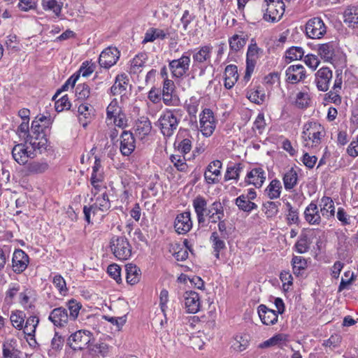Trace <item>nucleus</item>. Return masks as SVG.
Here are the masks:
<instances>
[{
	"instance_id": "1",
	"label": "nucleus",
	"mask_w": 358,
	"mask_h": 358,
	"mask_svg": "<svg viewBox=\"0 0 358 358\" xmlns=\"http://www.w3.org/2000/svg\"><path fill=\"white\" fill-rule=\"evenodd\" d=\"M110 249L114 257L120 261L127 260L131 256V245L124 236L113 237L110 241Z\"/></svg>"
},
{
	"instance_id": "2",
	"label": "nucleus",
	"mask_w": 358,
	"mask_h": 358,
	"mask_svg": "<svg viewBox=\"0 0 358 358\" xmlns=\"http://www.w3.org/2000/svg\"><path fill=\"white\" fill-rule=\"evenodd\" d=\"M94 341L93 334L84 329L76 331L68 338L69 345L75 351L89 349Z\"/></svg>"
},
{
	"instance_id": "3",
	"label": "nucleus",
	"mask_w": 358,
	"mask_h": 358,
	"mask_svg": "<svg viewBox=\"0 0 358 358\" xmlns=\"http://www.w3.org/2000/svg\"><path fill=\"white\" fill-rule=\"evenodd\" d=\"M324 128L319 123L310 122L306 124L303 131V138L306 146L315 147L320 145L325 136Z\"/></svg>"
},
{
	"instance_id": "4",
	"label": "nucleus",
	"mask_w": 358,
	"mask_h": 358,
	"mask_svg": "<svg viewBox=\"0 0 358 358\" xmlns=\"http://www.w3.org/2000/svg\"><path fill=\"white\" fill-rule=\"evenodd\" d=\"M26 141L31 145L32 149L39 150H46L48 145V141L43 128L37 122H33L31 126V132L27 136Z\"/></svg>"
},
{
	"instance_id": "5",
	"label": "nucleus",
	"mask_w": 358,
	"mask_h": 358,
	"mask_svg": "<svg viewBox=\"0 0 358 358\" xmlns=\"http://www.w3.org/2000/svg\"><path fill=\"white\" fill-rule=\"evenodd\" d=\"M106 120L120 128H124L127 124V118L115 99H113L106 108Z\"/></svg>"
},
{
	"instance_id": "6",
	"label": "nucleus",
	"mask_w": 358,
	"mask_h": 358,
	"mask_svg": "<svg viewBox=\"0 0 358 358\" xmlns=\"http://www.w3.org/2000/svg\"><path fill=\"white\" fill-rule=\"evenodd\" d=\"M285 12V4L282 0H268L267 8L264 19L268 22L279 21Z\"/></svg>"
},
{
	"instance_id": "7",
	"label": "nucleus",
	"mask_w": 358,
	"mask_h": 358,
	"mask_svg": "<svg viewBox=\"0 0 358 358\" xmlns=\"http://www.w3.org/2000/svg\"><path fill=\"white\" fill-rule=\"evenodd\" d=\"M159 124L163 135L171 136L178 126V120L171 110H166L160 116Z\"/></svg>"
},
{
	"instance_id": "8",
	"label": "nucleus",
	"mask_w": 358,
	"mask_h": 358,
	"mask_svg": "<svg viewBox=\"0 0 358 358\" xmlns=\"http://www.w3.org/2000/svg\"><path fill=\"white\" fill-rule=\"evenodd\" d=\"M216 127L215 118L210 109H204L199 115V128L206 137L210 136Z\"/></svg>"
},
{
	"instance_id": "9",
	"label": "nucleus",
	"mask_w": 358,
	"mask_h": 358,
	"mask_svg": "<svg viewBox=\"0 0 358 358\" xmlns=\"http://www.w3.org/2000/svg\"><path fill=\"white\" fill-rule=\"evenodd\" d=\"M306 34L312 39H320L327 32L326 26L323 20L320 17H314L309 20L306 24Z\"/></svg>"
},
{
	"instance_id": "10",
	"label": "nucleus",
	"mask_w": 358,
	"mask_h": 358,
	"mask_svg": "<svg viewBox=\"0 0 358 358\" xmlns=\"http://www.w3.org/2000/svg\"><path fill=\"white\" fill-rule=\"evenodd\" d=\"M12 156L14 160L20 165L26 164L28 161L34 158V152L33 149H29L27 142L17 143L12 149Z\"/></svg>"
},
{
	"instance_id": "11",
	"label": "nucleus",
	"mask_w": 358,
	"mask_h": 358,
	"mask_svg": "<svg viewBox=\"0 0 358 358\" xmlns=\"http://www.w3.org/2000/svg\"><path fill=\"white\" fill-rule=\"evenodd\" d=\"M191 59L189 56L182 55L178 59L169 62V66L172 76L175 78H181L189 71Z\"/></svg>"
},
{
	"instance_id": "12",
	"label": "nucleus",
	"mask_w": 358,
	"mask_h": 358,
	"mask_svg": "<svg viewBox=\"0 0 358 358\" xmlns=\"http://www.w3.org/2000/svg\"><path fill=\"white\" fill-rule=\"evenodd\" d=\"M183 305L187 313H197L201 307V296L194 291H187L183 294Z\"/></svg>"
},
{
	"instance_id": "13",
	"label": "nucleus",
	"mask_w": 358,
	"mask_h": 358,
	"mask_svg": "<svg viewBox=\"0 0 358 358\" xmlns=\"http://www.w3.org/2000/svg\"><path fill=\"white\" fill-rule=\"evenodd\" d=\"M120 55V52L116 48H107L99 56V64L103 68L108 69L117 63Z\"/></svg>"
},
{
	"instance_id": "14",
	"label": "nucleus",
	"mask_w": 358,
	"mask_h": 358,
	"mask_svg": "<svg viewBox=\"0 0 358 358\" xmlns=\"http://www.w3.org/2000/svg\"><path fill=\"white\" fill-rule=\"evenodd\" d=\"M192 227V221L189 212H183L178 214L174 221V228L179 234H185Z\"/></svg>"
},
{
	"instance_id": "15",
	"label": "nucleus",
	"mask_w": 358,
	"mask_h": 358,
	"mask_svg": "<svg viewBox=\"0 0 358 358\" xmlns=\"http://www.w3.org/2000/svg\"><path fill=\"white\" fill-rule=\"evenodd\" d=\"M315 76L317 90L321 92H327L332 78V71L327 67H322L316 72Z\"/></svg>"
},
{
	"instance_id": "16",
	"label": "nucleus",
	"mask_w": 358,
	"mask_h": 358,
	"mask_svg": "<svg viewBox=\"0 0 358 358\" xmlns=\"http://www.w3.org/2000/svg\"><path fill=\"white\" fill-rule=\"evenodd\" d=\"M29 262V257L23 250H15L12 258V267L15 273L23 272L27 268Z\"/></svg>"
},
{
	"instance_id": "17",
	"label": "nucleus",
	"mask_w": 358,
	"mask_h": 358,
	"mask_svg": "<svg viewBox=\"0 0 358 358\" xmlns=\"http://www.w3.org/2000/svg\"><path fill=\"white\" fill-rule=\"evenodd\" d=\"M319 236V231L315 230H310L303 233L299 240L295 244V248L298 253L304 254L310 249L311 244V238H316Z\"/></svg>"
},
{
	"instance_id": "18",
	"label": "nucleus",
	"mask_w": 358,
	"mask_h": 358,
	"mask_svg": "<svg viewBox=\"0 0 358 358\" xmlns=\"http://www.w3.org/2000/svg\"><path fill=\"white\" fill-rule=\"evenodd\" d=\"M266 180L265 172L261 167H255L248 173L246 182L257 188H260Z\"/></svg>"
},
{
	"instance_id": "19",
	"label": "nucleus",
	"mask_w": 358,
	"mask_h": 358,
	"mask_svg": "<svg viewBox=\"0 0 358 358\" xmlns=\"http://www.w3.org/2000/svg\"><path fill=\"white\" fill-rule=\"evenodd\" d=\"M286 80L295 84L302 80L306 76L304 68L301 65H292L287 68L285 72Z\"/></svg>"
},
{
	"instance_id": "20",
	"label": "nucleus",
	"mask_w": 358,
	"mask_h": 358,
	"mask_svg": "<svg viewBox=\"0 0 358 358\" xmlns=\"http://www.w3.org/2000/svg\"><path fill=\"white\" fill-rule=\"evenodd\" d=\"M126 282L134 286L139 283L141 279V270L136 264L129 263L125 265Z\"/></svg>"
},
{
	"instance_id": "21",
	"label": "nucleus",
	"mask_w": 358,
	"mask_h": 358,
	"mask_svg": "<svg viewBox=\"0 0 358 358\" xmlns=\"http://www.w3.org/2000/svg\"><path fill=\"white\" fill-rule=\"evenodd\" d=\"M135 149V140L132 133L124 131L120 136V151L125 155L129 156Z\"/></svg>"
},
{
	"instance_id": "22",
	"label": "nucleus",
	"mask_w": 358,
	"mask_h": 358,
	"mask_svg": "<svg viewBox=\"0 0 358 358\" xmlns=\"http://www.w3.org/2000/svg\"><path fill=\"white\" fill-rule=\"evenodd\" d=\"M187 243V240H185L183 244L179 243L171 244L169 251L177 261L182 262L187 259L189 255Z\"/></svg>"
},
{
	"instance_id": "23",
	"label": "nucleus",
	"mask_w": 358,
	"mask_h": 358,
	"mask_svg": "<svg viewBox=\"0 0 358 358\" xmlns=\"http://www.w3.org/2000/svg\"><path fill=\"white\" fill-rule=\"evenodd\" d=\"M222 169V162L220 160H214L211 162L205 172L204 176L206 180L213 184L217 181V178L220 176Z\"/></svg>"
},
{
	"instance_id": "24",
	"label": "nucleus",
	"mask_w": 358,
	"mask_h": 358,
	"mask_svg": "<svg viewBox=\"0 0 358 358\" xmlns=\"http://www.w3.org/2000/svg\"><path fill=\"white\" fill-rule=\"evenodd\" d=\"M130 88L129 79L126 76L119 75L111 87V92L116 96H124Z\"/></svg>"
},
{
	"instance_id": "25",
	"label": "nucleus",
	"mask_w": 358,
	"mask_h": 358,
	"mask_svg": "<svg viewBox=\"0 0 358 358\" xmlns=\"http://www.w3.org/2000/svg\"><path fill=\"white\" fill-rule=\"evenodd\" d=\"M259 49L258 48L256 43H252L248 49L247 59H246V71L245 78L248 79L252 73L253 72L255 61L252 59L253 57L257 56L259 53Z\"/></svg>"
},
{
	"instance_id": "26",
	"label": "nucleus",
	"mask_w": 358,
	"mask_h": 358,
	"mask_svg": "<svg viewBox=\"0 0 358 358\" xmlns=\"http://www.w3.org/2000/svg\"><path fill=\"white\" fill-rule=\"evenodd\" d=\"M50 320L57 327H64L68 323L69 315L63 308H55L49 316Z\"/></svg>"
},
{
	"instance_id": "27",
	"label": "nucleus",
	"mask_w": 358,
	"mask_h": 358,
	"mask_svg": "<svg viewBox=\"0 0 358 358\" xmlns=\"http://www.w3.org/2000/svg\"><path fill=\"white\" fill-rule=\"evenodd\" d=\"M239 78L237 66L235 65H228L224 70V86L227 89H231L236 83Z\"/></svg>"
},
{
	"instance_id": "28",
	"label": "nucleus",
	"mask_w": 358,
	"mask_h": 358,
	"mask_svg": "<svg viewBox=\"0 0 358 358\" xmlns=\"http://www.w3.org/2000/svg\"><path fill=\"white\" fill-rule=\"evenodd\" d=\"M258 314L263 324L266 325L273 324L278 321V313L264 305L259 306Z\"/></svg>"
},
{
	"instance_id": "29",
	"label": "nucleus",
	"mask_w": 358,
	"mask_h": 358,
	"mask_svg": "<svg viewBox=\"0 0 358 358\" xmlns=\"http://www.w3.org/2000/svg\"><path fill=\"white\" fill-rule=\"evenodd\" d=\"M39 322V319L36 316H30L29 317L25 323L23 324V332L27 336V340L29 339L33 342V343H36V340L34 339V335L36 332V327Z\"/></svg>"
},
{
	"instance_id": "30",
	"label": "nucleus",
	"mask_w": 358,
	"mask_h": 358,
	"mask_svg": "<svg viewBox=\"0 0 358 358\" xmlns=\"http://www.w3.org/2000/svg\"><path fill=\"white\" fill-rule=\"evenodd\" d=\"M343 22L350 27H358V6H348L343 13Z\"/></svg>"
},
{
	"instance_id": "31",
	"label": "nucleus",
	"mask_w": 358,
	"mask_h": 358,
	"mask_svg": "<svg viewBox=\"0 0 358 358\" xmlns=\"http://www.w3.org/2000/svg\"><path fill=\"white\" fill-rule=\"evenodd\" d=\"M151 131L152 124L148 118L141 117L136 122L135 132L139 138H145L151 133Z\"/></svg>"
},
{
	"instance_id": "32",
	"label": "nucleus",
	"mask_w": 358,
	"mask_h": 358,
	"mask_svg": "<svg viewBox=\"0 0 358 358\" xmlns=\"http://www.w3.org/2000/svg\"><path fill=\"white\" fill-rule=\"evenodd\" d=\"M249 343V336L245 334H240L234 336L231 348L235 352H242L248 348Z\"/></svg>"
},
{
	"instance_id": "33",
	"label": "nucleus",
	"mask_w": 358,
	"mask_h": 358,
	"mask_svg": "<svg viewBox=\"0 0 358 358\" xmlns=\"http://www.w3.org/2000/svg\"><path fill=\"white\" fill-rule=\"evenodd\" d=\"M305 218L311 224H317L321 221L320 213L315 203H310L305 210Z\"/></svg>"
},
{
	"instance_id": "34",
	"label": "nucleus",
	"mask_w": 358,
	"mask_h": 358,
	"mask_svg": "<svg viewBox=\"0 0 358 358\" xmlns=\"http://www.w3.org/2000/svg\"><path fill=\"white\" fill-rule=\"evenodd\" d=\"M78 118L83 128H86L89 124V120L92 117V108L87 103H82L78 109Z\"/></svg>"
},
{
	"instance_id": "35",
	"label": "nucleus",
	"mask_w": 358,
	"mask_h": 358,
	"mask_svg": "<svg viewBox=\"0 0 358 358\" xmlns=\"http://www.w3.org/2000/svg\"><path fill=\"white\" fill-rule=\"evenodd\" d=\"M85 220L88 223L92 221H97L103 217L104 212L94 204L90 207L85 206L83 208Z\"/></svg>"
},
{
	"instance_id": "36",
	"label": "nucleus",
	"mask_w": 358,
	"mask_h": 358,
	"mask_svg": "<svg viewBox=\"0 0 358 358\" xmlns=\"http://www.w3.org/2000/svg\"><path fill=\"white\" fill-rule=\"evenodd\" d=\"M320 213L322 216L329 218L333 217L335 213L334 201L329 197L324 196L321 199Z\"/></svg>"
},
{
	"instance_id": "37",
	"label": "nucleus",
	"mask_w": 358,
	"mask_h": 358,
	"mask_svg": "<svg viewBox=\"0 0 358 358\" xmlns=\"http://www.w3.org/2000/svg\"><path fill=\"white\" fill-rule=\"evenodd\" d=\"M317 53L324 60L330 62L335 55V49L332 43H325L318 45Z\"/></svg>"
},
{
	"instance_id": "38",
	"label": "nucleus",
	"mask_w": 358,
	"mask_h": 358,
	"mask_svg": "<svg viewBox=\"0 0 358 358\" xmlns=\"http://www.w3.org/2000/svg\"><path fill=\"white\" fill-rule=\"evenodd\" d=\"M287 335L278 334L260 343L259 347L260 348H267L273 346L282 347L287 342Z\"/></svg>"
},
{
	"instance_id": "39",
	"label": "nucleus",
	"mask_w": 358,
	"mask_h": 358,
	"mask_svg": "<svg viewBox=\"0 0 358 358\" xmlns=\"http://www.w3.org/2000/svg\"><path fill=\"white\" fill-rule=\"evenodd\" d=\"M282 180L286 189L294 188L298 181V173L296 170L292 167L284 174Z\"/></svg>"
},
{
	"instance_id": "40",
	"label": "nucleus",
	"mask_w": 358,
	"mask_h": 358,
	"mask_svg": "<svg viewBox=\"0 0 358 358\" xmlns=\"http://www.w3.org/2000/svg\"><path fill=\"white\" fill-rule=\"evenodd\" d=\"M282 190V185L280 180H272L266 189V192L270 199H275L280 197Z\"/></svg>"
},
{
	"instance_id": "41",
	"label": "nucleus",
	"mask_w": 358,
	"mask_h": 358,
	"mask_svg": "<svg viewBox=\"0 0 358 358\" xmlns=\"http://www.w3.org/2000/svg\"><path fill=\"white\" fill-rule=\"evenodd\" d=\"M226 236L218 234L217 232H213L210 236V241L213 243V247L216 252V257L218 258L220 252L225 248Z\"/></svg>"
},
{
	"instance_id": "42",
	"label": "nucleus",
	"mask_w": 358,
	"mask_h": 358,
	"mask_svg": "<svg viewBox=\"0 0 358 358\" xmlns=\"http://www.w3.org/2000/svg\"><path fill=\"white\" fill-rule=\"evenodd\" d=\"M166 36V33L164 30L152 28L145 33L143 43H146L148 42H152L156 39H164Z\"/></svg>"
},
{
	"instance_id": "43",
	"label": "nucleus",
	"mask_w": 358,
	"mask_h": 358,
	"mask_svg": "<svg viewBox=\"0 0 358 358\" xmlns=\"http://www.w3.org/2000/svg\"><path fill=\"white\" fill-rule=\"evenodd\" d=\"M310 102V96L308 91L299 92L295 97L294 104L300 108H304L309 106Z\"/></svg>"
},
{
	"instance_id": "44",
	"label": "nucleus",
	"mask_w": 358,
	"mask_h": 358,
	"mask_svg": "<svg viewBox=\"0 0 358 358\" xmlns=\"http://www.w3.org/2000/svg\"><path fill=\"white\" fill-rule=\"evenodd\" d=\"M292 264L293 271L296 275H300L308 267L306 259L299 256L293 257Z\"/></svg>"
},
{
	"instance_id": "45",
	"label": "nucleus",
	"mask_w": 358,
	"mask_h": 358,
	"mask_svg": "<svg viewBox=\"0 0 358 358\" xmlns=\"http://www.w3.org/2000/svg\"><path fill=\"white\" fill-rule=\"evenodd\" d=\"M48 168V165L45 162H34L27 166V171L29 174L41 173L45 171Z\"/></svg>"
},
{
	"instance_id": "46",
	"label": "nucleus",
	"mask_w": 358,
	"mask_h": 358,
	"mask_svg": "<svg viewBox=\"0 0 358 358\" xmlns=\"http://www.w3.org/2000/svg\"><path fill=\"white\" fill-rule=\"evenodd\" d=\"M107 272L108 275L118 284L122 282V278L121 275V267L117 264H112L108 266Z\"/></svg>"
},
{
	"instance_id": "47",
	"label": "nucleus",
	"mask_w": 358,
	"mask_h": 358,
	"mask_svg": "<svg viewBox=\"0 0 358 358\" xmlns=\"http://www.w3.org/2000/svg\"><path fill=\"white\" fill-rule=\"evenodd\" d=\"M43 7L45 10H50L59 16L62 10V3L57 0H43Z\"/></svg>"
},
{
	"instance_id": "48",
	"label": "nucleus",
	"mask_w": 358,
	"mask_h": 358,
	"mask_svg": "<svg viewBox=\"0 0 358 358\" xmlns=\"http://www.w3.org/2000/svg\"><path fill=\"white\" fill-rule=\"evenodd\" d=\"M246 43V38L243 35H234L229 40V45L232 50L238 51L241 50Z\"/></svg>"
},
{
	"instance_id": "49",
	"label": "nucleus",
	"mask_w": 358,
	"mask_h": 358,
	"mask_svg": "<svg viewBox=\"0 0 358 358\" xmlns=\"http://www.w3.org/2000/svg\"><path fill=\"white\" fill-rule=\"evenodd\" d=\"M193 205L197 214L199 222H200L203 220V217L206 210V202L203 199L198 197L194 200Z\"/></svg>"
},
{
	"instance_id": "50",
	"label": "nucleus",
	"mask_w": 358,
	"mask_h": 358,
	"mask_svg": "<svg viewBox=\"0 0 358 358\" xmlns=\"http://www.w3.org/2000/svg\"><path fill=\"white\" fill-rule=\"evenodd\" d=\"M95 200L96 201L94 205L99 208L103 212L105 213L110 208L109 199L105 192H102L101 196H98Z\"/></svg>"
},
{
	"instance_id": "51",
	"label": "nucleus",
	"mask_w": 358,
	"mask_h": 358,
	"mask_svg": "<svg viewBox=\"0 0 358 358\" xmlns=\"http://www.w3.org/2000/svg\"><path fill=\"white\" fill-rule=\"evenodd\" d=\"M91 184L95 190V194L106 189V187L103 183L102 174H92Z\"/></svg>"
},
{
	"instance_id": "52",
	"label": "nucleus",
	"mask_w": 358,
	"mask_h": 358,
	"mask_svg": "<svg viewBox=\"0 0 358 358\" xmlns=\"http://www.w3.org/2000/svg\"><path fill=\"white\" fill-rule=\"evenodd\" d=\"M236 204L239 208L245 211H250L256 208L255 203L250 201L247 197L241 196L236 199Z\"/></svg>"
},
{
	"instance_id": "53",
	"label": "nucleus",
	"mask_w": 358,
	"mask_h": 358,
	"mask_svg": "<svg viewBox=\"0 0 358 358\" xmlns=\"http://www.w3.org/2000/svg\"><path fill=\"white\" fill-rule=\"evenodd\" d=\"M266 126L264 115L262 113H260L256 117L252 129L255 131H257L259 134H262L265 129Z\"/></svg>"
},
{
	"instance_id": "54",
	"label": "nucleus",
	"mask_w": 358,
	"mask_h": 358,
	"mask_svg": "<svg viewBox=\"0 0 358 358\" xmlns=\"http://www.w3.org/2000/svg\"><path fill=\"white\" fill-rule=\"evenodd\" d=\"M67 307L70 312V317L73 320H76L82 308V305L72 299L68 302Z\"/></svg>"
},
{
	"instance_id": "55",
	"label": "nucleus",
	"mask_w": 358,
	"mask_h": 358,
	"mask_svg": "<svg viewBox=\"0 0 358 358\" xmlns=\"http://www.w3.org/2000/svg\"><path fill=\"white\" fill-rule=\"evenodd\" d=\"M191 346L194 350H201L204 345V336L202 334L192 335L190 338Z\"/></svg>"
},
{
	"instance_id": "56",
	"label": "nucleus",
	"mask_w": 358,
	"mask_h": 358,
	"mask_svg": "<svg viewBox=\"0 0 358 358\" xmlns=\"http://www.w3.org/2000/svg\"><path fill=\"white\" fill-rule=\"evenodd\" d=\"M303 50L300 47H292L287 52V57L291 60L301 59L303 56Z\"/></svg>"
},
{
	"instance_id": "57",
	"label": "nucleus",
	"mask_w": 358,
	"mask_h": 358,
	"mask_svg": "<svg viewBox=\"0 0 358 358\" xmlns=\"http://www.w3.org/2000/svg\"><path fill=\"white\" fill-rule=\"evenodd\" d=\"M194 59L198 62H203L210 57V48L208 47L201 48L194 55Z\"/></svg>"
},
{
	"instance_id": "58",
	"label": "nucleus",
	"mask_w": 358,
	"mask_h": 358,
	"mask_svg": "<svg viewBox=\"0 0 358 358\" xmlns=\"http://www.w3.org/2000/svg\"><path fill=\"white\" fill-rule=\"evenodd\" d=\"M10 322L13 326L17 329H22L24 324V317L21 313H14L10 315Z\"/></svg>"
},
{
	"instance_id": "59",
	"label": "nucleus",
	"mask_w": 358,
	"mask_h": 358,
	"mask_svg": "<svg viewBox=\"0 0 358 358\" xmlns=\"http://www.w3.org/2000/svg\"><path fill=\"white\" fill-rule=\"evenodd\" d=\"M248 98L253 103L260 104L264 101L265 96L258 90H250Z\"/></svg>"
},
{
	"instance_id": "60",
	"label": "nucleus",
	"mask_w": 358,
	"mask_h": 358,
	"mask_svg": "<svg viewBox=\"0 0 358 358\" xmlns=\"http://www.w3.org/2000/svg\"><path fill=\"white\" fill-rule=\"evenodd\" d=\"M280 280L282 282V287L285 291H288L292 285L293 278L289 271H282L280 273Z\"/></svg>"
},
{
	"instance_id": "61",
	"label": "nucleus",
	"mask_w": 358,
	"mask_h": 358,
	"mask_svg": "<svg viewBox=\"0 0 358 358\" xmlns=\"http://www.w3.org/2000/svg\"><path fill=\"white\" fill-rule=\"evenodd\" d=\"M171 162L174 166L179 170L183 171L187 169V164L185 163V158L182 155H173L171 157Z\"/></svg>"
},
{
	"instance_id": "62",
	"label": "nucleus",
	"mask_w": 358,
	"mask_h": 358,
	"mask_svg": "<svg viewBox=\"0 0 358 358\" xmlns=\"http://www.w3.org/2000/svg\"><path fill=\"white\" fill-rule=\"evenodd\" d=\"M70 107L71 103L66 96H63L55 101V109L57 111L60 112L64 110H67L69 109Z\"/></svg>"
},
{
	"instance_id": "63",
	"label": "nucleus",
	"mask_w": 358,
	"mask_h": 358,
	"mask_svg": "<svg viewBox=\"0 0 358 358\" xmlns=\"http://www.w3.org/2000/svg\"><path fill=\"white\" fill-rule=\"evenodd\" d=\"M305 64L311 69L315 70L320 64L318 57L312 54L307 55L304 58Z\"/></svg>"
},
{
	"instance_id": "64",
	"label": "nucleus",
	"mask_w": 358,
	"mask_h": 358,
	"mask_svg": "<svg viewBox=\"0 0 358 358\" xmlns=\"http://www.w3.org/2000/svg\"><path fill=\"white\" fill-rule=\"evenodd\" d=\"M76 94L78 99H85L90 96V90L87 85H78L76 88Z\"/></svg>"
}]
</instances>
